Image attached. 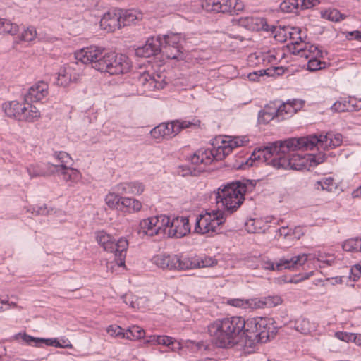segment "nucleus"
<instances>
[{
	"mask_svg": "<svg viewBox=\"0 0 361 361\" xmlns=\"http://www.w3.org/2000/svg\"><path fill=\"white\" fill-rule=\"evenodd\" d=\"M330 137L331 133H327L319 136L311 135L276 141L267 146L255 148L245 163L235 166L245 169V166H257L259 163H264L276 169L302 171L307 167V160L295 152L299 149H312L316 146L328 148Z\"/></svg>",
	"mask_w": 361,
	"mask_h": 361,
	"instance_id": "nucleus-1",
	"label": "nucleus"
},
{
	"mask_svg": "<svg viewBox=\"0 0 361 361\" xmlns=\"http://www.w3.org/2000/svg\"><path fill=\"white\" fill-rule=\"evenodd\" d=\"M75 58L84 64H91L92 68L98 71L111 75L127 73L132 67L126 55L108 52L97 46L81 49L75 53Z\"/></svg>",
	"mask_w": 361,
	"mask_h": 361,
	"instance_id": "nucleus-2",
	"label": "nucleus"
},
{
	"mask_svg": "<svg viewBox=\"0 0 361 361\" xmlns=\"http://www.w3.org/2000/svg\"><path fill=\"white\" fill-rule=\"evenodd\" d=\"M245 319L233 316L219 318L207 325L212 343L221 348H230L245 338Z\"/></svg>",
	"mask_w": 361,
	"mask_h": 361,
	"instance_id": "nucleus-3",
	"label": "nucleus"
},
{
	"mask_svg": "<svg viewBox=\"0 0 361 361\" xmlns=\"http://www.w3.org/2000/svg\"><path fill=\"white\" fill-rule=\"evenodd\" d=\"M255 184L250 180H245L243 182L235 180L224 184L218 188L216 195L218 209L224 213L226 218L227 214H232L243 204L247 192H252Z\"/></svg>",
	"mask_w": 361,
	"mask_h": 361,
	"instance_id": "nucleus-4",
	"label": "nucleus"
},
{
	"mask_svg": "<svg viewBox=\"0 0 361 361\" xmlns=\"http://www.w3.org/2000/svg\"><path fill=\"white\" fill-rule=\"evenodd\" d=\"M54 157L59 164L51 163L30 164L27 167V171L31 178L40 176H49L57 173L61 176L66 182H78L80 178V172L72 168L73 159L66 152L60 151L54 152Z\"/></svg>",
	"mask_w": 361,
	"mask_h": 361,
	"instance_id": "nucleus-5",
	"label": "nucleus"
},
{
	"mask_svg": "<svg viewBox=\"0 0 361 361\" xmlns=\"http://www.w3.org/2000/svg\"><path fill=\"white\" fill-rule=\"evenodd\" d=\"M278 332L276 322L269 317H252L245 319V339L246 344L252 346L274 338Z\"/></svg>",
	"mask_w": 361,
	"mask_h": 361,
	"instance_id": "nucleus-6",
	"label": "nucleus"
},
{
	"mask_svg": "<svg viewBox=\"0 0 361 361\" xmlns=\"http://www.w3.org/2000/svg\"><path fill=\"white\" fill-rule=\"evenodd\" d=\"M200 120L197 118L177 119L159 124L151 130L150 134L154 139H169L175 137L184 129H196L200 127Z\"/></svg>",
	"mask_w": 361,
	"mask_h": 361,
	"instance_id": "nucleus-7",
	"label": "nucleus"
},
{
	"mask_svg": "<svg viewBox=\"0 0 361 361\" xmlns=\"http://www.w3.org/2000/svg\"><path fill=\"white\" fill-rule=\"evenodd\" d=\"M226 217L220 210H212L205 214H199L195 219V232L202 235L214 236L223 233L221 226L224 224Z\"/></svg>",
	"mask_w": 361,
	"mask_h": 361,
	"instance_id": "nucleus-8",
	"label": "nucleus"
},
{
	"mask_svg": "<svg viewBox=\"0 0 361 361\" xmlns=\"http://www.w3.org/2000/svg\"><path fill=\"white\" fill-rule=\"evenodd\" d=\"M96 240L105 251L114 254L118 261H120L118 262L119 265L124 264L128 247V241L126 238H120L116 241L113 236L101 230L96 232Z\"/></svg>",
	"mask_w": 361,
	"mask_h": 361,
	"instance_id": "nucleus-9",
	"label": "nucleus"
},
{
	"mask_svg": "<svg viewBox=\"0 0 361 361\" xmlns=\"http://www.w3.org/2000/svg\"><path fill=\"white\" fill-rule=\"evenodd\" d=\"M152 262L159 268L169 270H187L192 266L189 257L182 255L158 254L152 257Z\"/></svg>",
	"mask_w": 361,
	"mask_h": 361,
	"instance_id": "nucleus-10",
	"label": "nucleus"
},
{
	"mask_svg": "<svg viewBox=\"0 0 361 361\" xmlns=\"http://www.w3.org/2000/svg\"><path fill=\"white\" fill-rule=\"evenodd\" d=\"M307 260V255L305 254L287 255L282 257L276 263L270 260L264 262L263 268L270 271L294 270L303 265Z\"/></svg>",
	"mask_w": 361,
	"mask_h": 361,
	"instance_id": "nucleus-11",
	"label": "nucleus"
},
{
	"mask_svg": "<svg viewBox=\"0 0 361 361\" xmlns=\"http://www.w3.org/2000/svg\"><path fill=\"white\" fill-rule=\"evenodd\" d=\"M169 217L166 215L143 219L140 223L139 233L149 237L164 235L166 228L164 226H169Z\"/></svg>",
	"mask_w": 361,
	"mask_h": 361,
	"instance_id": "nucleus-12",
	"label": "nucleus"
},
{
	"mask_svg": "<svg viewBox=\"0 0 361 361\" xmlns=\"http://www.w3.org/2000/svg\"><path fill=\"white\" fill-rule=\"evenodd\" d=\"M202 6L207 11L231 15L238 14L244 8L243 3L238 0H204Z\"/></svg>",
	"mask_w": 361,
	"mask_h": 361,
	"instance_id": "nucleus-13",
	"label": "nucleus"
},
{
	"mask_svg": "<svg viewBox=\"0 0 361 361\" xmlns=\"http://www.w3.org/2000/svg\"><path fill=\"white\" fill-rule=\"evenodd\" d=\"M166 228V233L171 238H180L190 232L189 219L187 216H177L171 220Z\"/></svg>",
	"mask_w": 361,
	"mask_h": 361,
	"instance_id": "nucleus-14",
	"label": "nucleus"
},
{
	"mask_svg": "<svg viewBox=\"0 0 361 361\" xmlns=\"http://www.w3.org/2000/svg\"><path fill=\"white\" fill-rule=\"evenodd\" d=\"M161 46L163 45L160 35L151 37L145 44L135 49V54L138 57L149 58L161 53Z\"/></svg>",
	"mask_w": 361,
	"mask_h": 361,
	"instance_id": "nucleus-15",
	"label": "nucleus"
},
{
	"mask_svg": "<svg viewBox=\"0 0 361 361\" xmlns=\"http://www.w3.org/2000/svg\"><path fill=\"white\" fill-rule=\"evenodd\" d=\"M239 25L250 30H259L271 31L274 32L276 27L270 26L267 24V20L264 18H258L253 16H244L238 19Z\"/></svg>",
	"mask_w": 361,
	"mask_h": 361,
	"instance_id": "nucleus-16",
	"label": "nucleus"
},
{
	"mask_svg": "<svg viewBox=\"0 0 361 361\" xmlns=\"http://www.w3.org/2000/svg\"><path fill=\"white\" fill-rule=\"evenodd\" d=\"M334 112L357 111L361 109V99L355 97H340L331 106Z\"/></svg>",
	"mask_w": 361,
	"mask_h": 361,
	"instance_id": "nucleus-17",
	"label": "nucleus"
},
{
	"mask_svg": "<svg viewBox=\"0 0 361 361\" xmlns=\"http://www.w3.org/2000/svg\"><path fill=\"white\" fill-rule=\"evenodd\" d=\"M49 94V85L44 81H39L30 87L24 96L27 104L42 101Z\"/></svg>",
	"mask_w": 361,
	"mask_h": 361,
	"instance_id": "nucleus-18",
	"label": "nucleus"
},
{
	"mask_svg": "<svg viewBox=\"0 0 361 361\" xmlns=\"http://www.w3.org/2000/svg\"><path fill=\"white\" fill-rule=\"evenodd\" d=\"M120 18L118 9H111L103 15L100 20V27L107 32H114L121 27Z\"/></svg>",
	"mask_w": 361,
	"mask_h": 361,
	"instance_id": "nucleus-19",
	"label": "nucleus"
},
{
	"mask_svg": "<svg viewBox=\"0 0 361 361\" xmlns=\"http://www.w3.org/2000/svg\"><path fill=\"white\" fill-rule=\"evenodd\" d=\"M145 185L138 180L123 182L116 185L114 190L123 195H140L145 190Z\"/></svg>",
	"mask_w": 361,
	"mask_h": 361,
	"instance_id": "nucleus-20",
	"label": "nucleus"
},
{
	"mask_svg": "<svg viewBox=\"0 0 361 361\" xmlns=\"http://www.w3.org/2000/svg\"><path fill=\"white\" fill-rule=\"evenodd\" d=\"M13 338L16 340L21 339L26 344L37 348H41L43 345L50 346L51 345H55V343H56L55 341H52L51 338L34 337L27 334L25 332H19L15 334Z\"/></svg>",
	"mask_w": 361,
	"mask_h": 361,
	"instance_id": "nucleus-21",
	"label": "nucleus"
},
{
	"mask_svg": "<svg viewBox=\"0 0 361 361\" xmlns=\"http://www.w3.org/2000/svg\"><path fill=\"white\" fill-rule=\"evenodd\" d=\"M2 109L8 117L19 121L20 111L25 110V105L24 103L13 100L4 102L2 104Z\"/></svg>",
	"mask_w": 361,
	"mask_h": 361,
	"instance_id": "nucleus-22",
	"label": "nucleus"
},
{
	"mask_svg": "<svg viewBox=\"0 0 361 361\" xmlns=\"http://www.w3.org/2000/svg\"><path fill=\"white\" fill-rule=\"evenodd\" d=\"M121 15L120 22L121 27L129 26L136 24L142 18V13L135 9L123 10L118 9Z\"/></svg>",
	"mask_w": 361,
	"mask_h": 361,
	"instance_id": "nucleus-23",
	"label": "nucleus"
},
{
	"mask_svg": "<svg viewBox=\"0 0 361 361\" xmlns=\"http://www.w3.org/2000/svg\"><path fill=\"white\" fill-rule=\"evenodd\" d=\"M274 118L279 121L277 104L276 102H271L266 105L258 113L257 120L259 123L267 124Z\"/></svg>",
	"mask_w": 361,
	"mask_h": 361,
	"instance_id": "nucleus-24",
	"label": "nucleus"
},
{
	"mask_svg": "<svg viewBox=\"0 0 361 361\" xmlns=\"http://www.w3.org/2000/svg\"><path fill=\"white\" fill-rule=\"evenodd\" d=\"M288 325L290 329H293L304 335L310 334L315 329L314 324L311 323L308 319L302 317L290 321Z\"/></svg>",
	"mask_w": 361,
	"mask_h": 361,
	"instance_id": "nucleus-25",
	"label": "nucleus"
},
{
	"mask_svg": "<svg viewBox=\"0 0 361 361\" xmlns=\"http://www.w3.org/2000/svg\"><path fill=\"white\" fill-rule=\"evenodd\" d=\"M212 156L211 149H200L190 157V161L194 165H209L212 162Z\"/></svg>",
	"mask_w": 361,
	"mask_h": 361,
	"instance_id": "nucleus-26",
	"label": "nucleus"
},
{
	"mask_svg": "<svg viewBox=\"0 0 361 361\" xmlns=\"http://www.w3.org/2000/svg\"><path fill=\"white\" fill-rule=\"evenodd\" d=\"M113 190V192H109L106 195V204L111 209L123 211L121 203L125 197H122L123 195L116 192L114 189Z\"/></svg>",
	"mask_w": 361,
	"mask_h": 361,
	"instance_id": "nucleus-27",
	"label": "nucleus"
},
{
	"mask_svg": "<svg viewBox=\"0 0 361 361\" xmlns=\"http://www.w3.org/2000/svg\"><path fill=\"white\" fill-rule=\"evenodd\" d=\"M138 81L145 88L148 90L163 88L160 82H157L154 77L146 72L140 75Z\"/></svg>",
	"mask_w": 361,
	"mask_h": 361,
	"instance_id": "nucleus-28",
	"label": "nucleus"
},
{
	"mask_svg": "<svg viewBox=\"0 0 361 361\" xmlns=\"http://www.w3.org/2000/svg\"><path fill=\"white\" fill-rule=\"evenodd\" d=\"M122 212H137L142 209V203L138 200L132 197H125L121 203Z\"/></svg>",
	"mask_w": 361,
	"mask_h": 361,
	"instance_id": "nucleus-29",
	"label": "nucleus"
},
{
	"mask_svg": "<svg viewBox=\"0 0 361 361\" xmlns=\"http://www.w3.org/2000/svg\"><path fill=\"white\" fill-rule=\"evenodd\" d=\"M20 112L19 121L33 122L40 117V112L35 106H30V109L25 106V110Z\"/></svg>",
	"mask_w": 361,
	"mask_h": 361,
	"instance_id": "nucleus-30",
	"label": "nucleus"
},
{
	"mask_svg": "<svg viewBox=\"0 0 361 361\" xmlns=\"http://www.w3.org/2000/svg\"><path fill=\"white\" fill-rule=\"evenodd\" d=\"M145 332L138 326H132L125 330V338L130 341H136L145 337Z\"/></svg>",
	"mask_w": 361,
	"mask_h": 361,
	"instance_id": "nucleus-31",
	"label": "nucleus"
},
{
	"mask_svg": "<svg viewBox=\"0 0 361 361\" xmlns=\"http://www.w3.org/2000/svg\"><path fill=\"white\" fill-rule=\"evenodd\" d=\"M212 161L214 160L219 161L224 159L231 154L230 148L227 146L226 141H222V145L217 147H214L212 149Z\"/></svg>",
	"mask_w": 361,
	"mask_h": 361,
	"instance_id": "nucleus-32",
	"label": "nucleus"
},
{
	"mask_svg": "<svg viewBox=\"0 0 361 361\" xmlns=\"http://www.w3.org/2000/svg\"><path fill=\"white\" fill-rule=\"evenodd\" d=\"M189 261L192 263V266L188 269L200 267H209L217 264L216 259L212 257H204L201 259H192L189 258Z\"/></svg>",
	"mask_w": 361,
	"mask_h": 361,
	"instance_id": "nucleus-33",
	"label": "nucleus"
},
{
	"mask_svg": "<svg viewBox=\"0 0 361 361\" xmlns=\"http://www.w3.org/2000/svg\"><path fill=\"white\" fill-rule=\"evenodd\" d=\"M182 36L180 33H171L161 37L162 45L173 47H181L180 45Z\"/></svg>",
	"mask_w": 361,
	"mask_h": 361,
	"instance_id": "nucleus-34",
	"label": "nucleus"
},
{
	"mask_svg": "<svg viewBox=\"0 0 361 361\" xmlns=\"http://www.w3.org/2000/svg\"><path fill=\"white\" fill-rule=\"evenodd\" d=\"M180 48L181 47H169V45H163L161 46V52L168 59H179L183 55Z\"/></svg>",
	"mask_w": 361,
	"mask_h": 361,
	"instance_id": "nucleus-35",
	"label": "nucleus"
},
{
	"mask_svg": "<svg viewBox=\"0 0 361 361\" xmlns=\"http://www.w3.org/2000/svg\"><path fill=\"white\" fill-rule=\"evenodd\" d=\"M277 111L279 121L288 118L293 115V110H292L290 103H289L288 100L277 105Z\"/></svg>",
	"mask_w": 361,
	"mask_h": 361,
	"instance_id": "nucleus-36",
	"label": "nucleus"
},
{
	"mask_svg": "<svg viewBox=\"0 0 361 361\" xmlns=\"http://www.w3.org/2000/svg\"><path fill=\"white\" fill-rule=\"evenodd\" d=\"M342 247L347 252H359L361 250V238L348 239L343 243Z\"/></svg>",
	"mask_w": 361,
	"mask_h": 361,
	"instance_id": "nucleus-37",
	"label": "nucleus"
},
{
	"mask_svg": "<svg viewBox=\"0 0 361 361\" xmlns=\"http://www.w3.org/2000/svg\"><path fill=\"white\" fill-rule=\"evenodd\" d=\"M279 7L285 13H297L299 9V0H284Z\"/></svg>",
	"mask_w": 361,
	"mask_h": 361,
	"instance_id": "nucleus-38",
	"label": "nucleus"
},
{
	"mask_svg": "<svg viewBox=\"0 0 361 361\" xmlns=\"http://www.w3.org/2000/svg\"><path fill=\"white\" fill-rule=\"evenodd\" d=\"M70 71V68H66L60 70L56 80V84L59 86L66 87L70 83L71 81Z\"/></svg>",
	"mask_w": 361,
	"mask_h": 361,
	"instance_id": "nucleus-39",
	"label": "nucleus"
},
{
	"mask_svg": "<svg viewBox=\"0 0 361 361\" xmlns=\"http://www.w3.org/2000/svg\"><path fill=\"white\" fill-rule=\"evenodd\" d=\"M158 345H163L169 347L172 350L175 351L177 349L180 348V344L176 342L173 338L167 336H160V338H158Z\"/></svg>",
	"mask_w": 361,
	"mask_h": 361,
	"instance_id": "nucleus-40",
	"label": "nucleus"
},
{
	"mask_svg": "<svg viewBox=\"0 0 361 361\" xmlns=\"http://www.w3.org/2000/svg\"><path fill=\"white\" fill-rule=\"evenodd\" d=\"M249 142V139L246 137H235L226 141L227 146L230 148L231 152L234 148L244 145Z\"/></svg>",
	"mask_w": 361,
	"mask_h": 361,
	"instance_id": "nucleus-41",
	"label": "nucleus"
},
{
	"mask_svg": "<svg viewBox=\"0 0 361 361\" xmlns=\"http://www.w3.org/2000/svg\"><path fill=\"white\" fill-rule=\"evenodd\" d=\"M37 37V31L35 27L29 26L23 30L20 35V39L25 42H32Z\"/></svg>",
	"mask_w": 361,
	"mask_h": 361,
	"instance_id": "nucleus-42",
	"label": "nucleus"
},
{
	"mask_svg": "<svg viewBox=\"0 0 361 361\" xmlns=\"http://www.w3.org/2000/svg\"><path fill=\"white\" fill-rule=\"evenodd\" d=\"M303 157L307 160V166H317L321 163H323L326 159L325 155L322 154L311 155L308 157ZM305 169H308L307 167H306Z\"/></svg>",
	"mask_w": 361,
	"mask_h": 361,
	"instance_id": "nucleus-43",
	"label": "nucleus"
},
{
	"mask_svg": "<svg viewBox=\"0 0 361 361\" xmlns=\"http://www.w3.org/2000/svg\"><path fill=\"white\" fill-rule=\"evenodd\" d=\"M108 334L116 338H125V329L117 325H110L107 329Z\"/></svg>",
	"mask_w": 361,
	"mask_h": 361,
	"instance_id": "nucleus-44",
	"label": "nucleus"
},
{
	"mask_svg": "<svg viewBox=\"0 0 361 361\" xmlns=\"http://www.w3.org/2000/svg\"><path fill=\"white\" fill-rule=\"evenodd\" d=\"M123 302L132 308L138 307L137 298L132 293H126L121 297Z\"/></svg>",
	"mask_w": 361,
	"mask_h": 361,
	"instance_id": "nucleus-45",
	"label": "nucleus"
},
{
	"mask_svg": "<svg viewBox=\"0 0 361 361\" xmlns=\"http://www.w3.org/2000/svg\"><path fill=\"white\" fill-rule=\"evenodd\" d=\"M323 16L333 22H338L341 19H343L342 14L337 9L326 11Z\"/></svg>",
	"mask_w": 361,
	"mask_h": 361,
	"instance_id": "nucleus-46",
	"label": "nucleus"
},
{
	"mask_svg": "<svg viewBox=\"0 0 361 361\" xmlns=\"http://www.w3.org/2000/svg\"><path fill=\"white\" fill-rule=\"evenodd\" d=\"M325 63L314 59H310L307 62V70L310 71H315L324 68Z\"/></svg>",
	"mask_w": 361,
	"mask_h": 361,
	"instance_id": "nucleus-47",
	"label": "nucleus"
},
{
	"mask_svg": "<svg viewBox=\"0 0 361 361\" xmlns=\"http://www.w3.org/2000/svg\"><path fill=\"white\" fill-rule=\"evenodd\" d=\"M259 224L260 221L259 220L250 219L245 223V229L247 231L248 233H259L261 229V228L258 225Z\"/></svg>",
	"mask_w": 361,
	"mask_h": 361,
	"instance_id": "nucleus-48",
	"label": "nucleus"
},
{
	"mask_svg": "<svg viewBox=\"0 0 361 361\" xmlns=\"http://www.w3.org/2000/svg\"><path fill=\"white\" fill-rule=\"evenodd\" d=\"M4 30H5V34H9L14 35L18 32V26L16 23H13L11 20L6 19L4 24Z\"/></svg>",
	"mask_w": 361,
	"mask_h": 361,
	"instance_id": "nucleus-49",
	"label": "nucleus"
},
{
	"mask_svg": "<svg viewBox=\"0 0 361 361\" xmlns=\"http://www.w3.org/2000/svg\"><path fill=\"white\" fill-rule=\"evenodd\" d=\"M343 142V136L340 133L331 134L329 143V148L333 149L338 146H340Z\"/></svg>",
	"mask_w": 361,
	"mask_h": 361,
	"instance_id": "nucleus-50",
	"label": "nucleus"
},
{
	"mask_svg": "<svg viewBox=\"0 0 361 361\" xmlns=\"http://www.w3.org/2000/svg\"><path fill=\"white\" fill-rule=\"evenodd\" d=\"M355 333H348L344 331H337L335 334L336 337L343 341L349 343L353 342V336Z\"/></svg>",
	"mask_w": 361,
	"mask_h": 361,
	"instance_id": "nucleus-51",
	"label": "nucleus"
},
{
	"mask_svg": "<svg viewBox=\"0 0 361 361\" xmlns=\"http://www.w3.org/2000/svg\"><path fill=\"white\" fill-rule=\"evenodd\" d=\"M319 0H299V8L300 9H309L319 4Z\"/></svg>",
	"mask_w": 361,
	"mask_h": 361,
	"instance_id": "nucleus-52",
	"label": "nucleus"
},
{
	"mask_svg": "<svg viewBox=\"0 0 361 361\" xmlns=\"http://www.w3.org/2000/svg\"><path fill=\"white\" fill-rule=\"evenodd\" d=\"M288 102L290 103L292 110H293V115L300 110L305 104V101L299 99H288Z\"/></svg>",
	"mask_w": 361,
	"mask_h": 361,
	"instance_id": "nucleus-53",
	"label": "nucleus"
},
{
	"mask_svg": "<svg viewBox=\"0 0 361 361\" xmlns=\"http://www.w3.org/2000/svg\"><path fill=\"white\" fill-rule=\"evenodd\" d=\"M325 186L326 191L331 192L336 188V183L332 177H326L322 178Z\"/></svg>",
	"mask_w": 361,
	"mask_h": 361,
	"instance_id": "nucleus-54",
	"label": "nucleus"
},
{
	"mask_svg": "<svg viewBox=\"0 0 361 361\" xmlns=\"http://www.w3.org/2000/svg\"><path fill=\"white\" fill-rule=\"evenodd\" d=\"M265 75H267V70L263 69L249 73L247 75V78L250 81L255 82L258 81L260 77L264 76Z\"/></svg>",
	"mask_w": 361,
	"mask_h": 361,
	"instance_id": "nucleus-55",
	"label": "nucleus"
},
{
	"mask_svg": "<svg viewBox=\"0 0 361 361\" xmlns=\"http://www.w3.org/2000/svg\"><path fill=\"white\" fill-rule=\"evenodd\" d=\"M361 276V265L355 264L350 269V274L349 277L353 279L354 281L358 280Z\"/></svg>",
	"mask_w": 361,
	"mask_h": 361,
	"instance_id": "nucleus-56",
	"label": "nucleus"
},
{
	"mask_svg": "<svg viewBox=\"0 0 361 361\" xmlns=\"http://www.w3.org/2000/svg\"><path fill=\"white\" fill-rule=\"evenodd\" d=\"M227 303L231 306L237 307H246L248 305V302L247 300H244L243 299L233 298L229 299Z\"/></svg>",
	"mask_w": 361,
	"mask_h": 361,
	"instance_id": "nucleus-57",
	"label": "nucleus"
},
{
	"mask_svg": "<svg viewBox=\"0 0 361 361\" xmlns=\"http://www.w3.org/2000/svg\"><path fill=\"white\" fill-rule=\"evenodd\" d=\"M51 340L55 341L56 343H55V345H51L50 346L68 349L72 348V344L68 340L62 339L61 341H59L57 338H51Z\"/></svg>",
	"mask_w": 361,
	"mask_h": 361,
	"instance_id": "nucleus-58",
	"label": "nucleus"
},
{
	"mask_svg": "<svg viewBox=\"0 0 361 361\" xmlns=\"http://www.w3.org/2000/svg\"><path fill=\"white\" fill-rule=\"evenodd\" d=\"M267 70L268 76L281 75L285 72V70L282 66L274 67V68H267Z\"/></svg>",
	"mask_w": 361,
	"mask_h": 361,
	"instance_id": "nucleus-59",
	"label": "nucleus"
},
{
	"mask_svg": "<svg viewBox=\"0 0 361 361\" xmlns=\"http://www.w3.org/2000/svg\"><path fill=\"white\" fill-rule=\"evenodd\" d=\"M345 37L348 40L355 39L359 42H361V31L353 30L350 32H347L345 33Z\"/></svg>",
	"mask_w": 361,
	"mask_h": 361,
	"instance_id": "nucleus-60",
	"label": "nucleus"
},
{
	"mask_svg": "<svg viewBox=\"0 0 361 361\" xmlns=\"http://www.w3.org/2000/svg\"><path fill=\"white\" fill-rule=\"evenodd\" d=\"M182 169V176H185L186 175L190 174L192 176H196V171L195 169H192L191 167H187L185 166H182L180 167Z\"/></svg>",
	"mask_w": 361,
	"mask_h": 361,
	"instance_id": "nucleus-61",
	"label": "nucleus"
},
{
	"mask_svg": "<svg viewBox=\"0 0 361 361\" xmlns=\"http://www.w3.org/2000/svg\"><path fill=\"white\" fill-rule=\"evenodd\" d=\"M309 50L315 55V57H323L322 51L317 46L311 45Z\"/></svg>",
	"mask_w": 361,
	"mask_h": 361,
	"instance_id": "nucleus-62",
	"label": "nucleus"
},
{
	"mask_svg": "<svg viewBox=\"0 0 361 361\" xmlns=\"http://www.w3.org/2000/svg\"><path fill=\"white\" fill-rule=\"evenodd\" d=\"M158 338H160V336L152 335L146 339L145 343L158 345V341H159Z\"/></svg>",
	"mask_w": 361,
	"mask_h": 361,
	"instance_id": "nucleus-63",
	"label": "nucleus"
},
{
	"mask_svg": "<svg viewBox=\"0 0 361 361\" xmlns=\"http://www.w3.org/2000/svg\"><path fill=\"white\" fill-rule=\"evenodd\" d=\"M291 228L288 227L282 226L279 229V233L281 236L287 237L290 235Z\"/></svg>",
	"mask_w": 361,
	"mask_h": 361,
	"instance_id": "nucleus-64",
	"label": "nucleus"
}]
</instances>
